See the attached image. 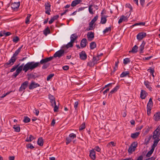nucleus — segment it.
<instances>
[{
    "mask_svg": "<svg viewBox=\"0 0 160 160\" xmlns=\"http://www.w3.org/2000/svg\"><path fill=\"white\" fill-rule=\"evenodd\" d=\"M76 137V134L73 133L70 134L69 136V137H70L71 140L73 139L74 138H75Z\"/></svg>",
    "mask_w": 160,
    "mask_h": 160,
    "instance_id": "44",
    "label": "nucleus"
},
{
    "mask_svg": "<svg viewBox=\"0 0 160 160\" xmlns=\"http://www.w3.org/2000/svg\"><path fill=\"white\" fill-rule=\"evenodd\" d=\"M153 105V102L152 101V98H150L149 99V102L147 105V108H152Z\"/></svg>",
    "mask_w": 160,
    "mask_h": 160,
    "instance_id": "23",
    "label": "nucleus"
},
{
    "mask_svg": "<svg viewBox=\"0 0 160 160\" xmlns=\"http://www.w3.org/2000/svg\"><path fill=\"white\" fill-rule=\"evenodd\" d=\"M160 138V125H159L156 130L153 132V138L154 139L159 138Z\"/></svg>",
    "mask_w": 160,
    "mask_h": 160,
    "instance_id": "3",
    "label": "nucleus"
},
{
    "mask_svg": "<svg viewBox=\"0 0 160 160\" xmlns=\"http://www.w3.org/2000/svg\"><path fill=\"white\" fill-rule=\"evenodd\" d=\"M54 112H57L58 111V107L57 105H56V103L55 104H54Z\"/></svg>",
    "mask_w": 160,
    "mask_h": 160,
    "instance_id": "54",
    "label": "nucleus"
},
{
    "mask_svg": "<svg viewBox=\"0 0 160 160\" xmlns=\"http://www.w3.org/2000/svg\"><path fill=\"white\" fill-rule=\"evenodd\" d=\"M119 63V61H118L117 62H116L115 63V67L114 68V71H116L117 70V69L118 68V66Z\"/></svg>",
    "mask_w": 160,
    "mask_h": 160,
    "instance_id": "59",
    "label": "nucleus"
},
{
    "mask_svg": "<svg viewBox=\"0 0 160 160\" xmlns=\"http://www.w3.org/2000/svg\"><path fill=\"white\" fill-rule=\"evenodd\" d=\"M59 18L58 15H56L54 16L52 18L53 19V20L54 21L58 19Z\"/></svg>",
    "mask_w": 160,
    "mask_h": 160,
    "instance_id": "62",
    "label": "nucleus"
},
{
    "mask_svg": "<svg viewBox=\"0 0 160 160\" xmlns=\"http://www.w3.org/2000/svg\"><path fill=\"white\" fill-rule=\"evenodd\" d=\"M129 72L128 71L124 72H122L120 75L121 77H123L126 76L127 75L129 74Z\"/></svg>",
    "mask_w": 160,
    "mask_h": 160,
    "instance_id": "34",
    "label": "nucleus"
},
{
    "mask_svg": "<svg viewBox=\"0 0 160 160\" xmlns=\"http://www.w3.org/2000/svg\"><path fill=\"white\" fill-rule=\"evenodd\" d=\"M13 128L14 129V131L16 132H19L20 131V127L19 126H17L15 125H14Z\"/></svg>",
    "mask_w": 160,
    "mask_h": 160,
    "instance_id": "36",
    "label": "nucleus"
},
{
    "mask_svg": "<svg viewBox=\"0 0 160 160\" xmlns=\"http://www.w3.org/2000/svg\"><path fill=\"white\" fill-rule=\"evenodd\" d=\"M126 7H128V8H130V12L132 11V8L130 4L129 3H127V4H126Z\"/></svg>",
    "mask_w": 160,
    "mask_h": 160,
    "instance_id": "48",
    "label": "nucleus"
},
{
    "mask_svg": "<svg viewBox=\"0 0 160 160\" xmlns=\"http://www.w3.org/2000/svg\"><path fill=\"white\" fill-rule=\"evenodd\" d=\"M64 50L61 49L56 52L52 57L53 58H56L57 57L60 58L64 54Z\"/></svg>",
    "mask_w": 160,
    "mask_h": 160,
    "instance_id": "6",
    "label": "nucleus"
},
{
    "mask_svg": "<svg viewBox=\"0 0 160 160\" xmlns=\"http://www.w3.org/2000/svg\"><path fill=\"white\" fill-rule=\"evenodd\" d=\"M23 121L24 123H27L30 122V119L28 117L24 116Z\"/></svg>",
    "mask_w": 160,
    "mask_h": 160,
    "instance_id": "32",
    "label": "nucleus"
},
{
    "mask_svg": "<svg viewBox=\"0 0 160 160\" xmlns=\"http://www.w3.org/2000/svg\"><path fill=\"white\" fill-rule=\"evenodd\" d=\"M89 156L93 160H95V152L94 150H92L90 151Z\"/></svg>",
    "mask_w": 160,
    "mask_h": 160,
    "instance_id": "15",
    "label": "nucleus"
},
{
    "mask_svg": "<svg viewBox=\"0 0 160 160\" xmlns=\"http://www.w3.org/2000/svg\"><path fill=\"white\" fill-rule=\"evenodd\" d=\"M144 84L145 85L146 87L150 91H151L152 89V88L151 87V86L150 85V83L148 82V81H145L144 82Z\"/></svg>",
    "mask_w": 160,
    "mask_h": 160,
    "instance_id": "21",
    "label": "nucleus"
},
{
    "mask_svg": "<svg viewBox=\"0 0 160 160\" xmlns=\"http://www.w3.org/2000/svg\"><path fill=\"white\" fill-rule=\"evenodd\" d=\"M78 102L77 101V102H75L74 103V107L75 109L76 110H77V108H78Z\"/></svg>",
    "mask_w": 160,
    "mask_h": 160,
    "instance_id": "57",
    "label": "nucleus"
},
{
    "mask_svg": "<svg viewBox=\"0 0 160 160\" xmlns=\"http://www.w3.org/2000/svg\"><path fill=\"white\" fill-rule=\"evenodd\" d=\"M79 56L82 60H85L87 58V55L84 51H82L80 53Z\"/></svg>",
    "mask_w": 160,
    "mask_h": 160,
    "instance_id": "9",
    "label": "nucleus"
},
{
    "mask_svg": "<svg viewBox=\"0 0 160 160\" xmlns=\"http://www.w3.org/2000/svg\"><path fill=\"white\" fill-rule=\"evenodd\" d=\"M45 9L46 10V13L50 15V12H51V5L49 2H47L45 3Z\"/></svg>",
    "mask_w": 160,
    "mask_h": 160,
    "instance_id": "4",
    "label": "nucleus"
},
{
    "mask_svg": "<svg viewBox=\"0 0 160 160\" xmlns=\"http://www.w3.org/2000/svg\"><path fill=\"white\" fill-rule=\"evenodd\" d=\"M88 43L86 39L84 38L82 39L81 41L80 46L82 48H84L86 47Z\"/></svg>",
    "mask_w": 160,
    "mask_h": 160,
    "instance_id": "13",
    "label": "nucleus"
},
{
    "mask_svg": "<svg viewBox=\"0 0 160 160\" xmlns=\"http://www.w3.org/2000/svg\"><path fill=\"white\" fill-rule=\"evenodd\" d=\"M135 148L130 146L128 149V152L129 153H131L135 151Z\"/></svg>",
    "mask_w": 160,
    "mask_h": 160,
    "instance_id": "41",
    "label": "nucleus"
},
{
    "mask_svg": "<svg viewBox=\"0 0 160 160\" xmlns=\"http://www.w3.org/2000/svg\"><path fill=\"white\" fill-rule=\"evenodd\" d=\"M31 15L30 14H28L27 16L26 17L25 20V23L26 24H28L29 23V21Z\"/></svg>",
    "mask_w": 160,
    "mask_h": 160,
    "instance_id": "35",
    "label": "nucleus"
},
{
    "mask_svg": "<svg viewBox=\"0 0 160 160\" xmlns=\"http://www.w3.org/2000/svg\"><path fill=\"white\" fill-rule=\"evenodd\" d=\"M87 37L88 41H92L94 37V33L92 32H88L87 34Z\"/></svg>",
    "mask_w": 160,
    "mask_h": 160,
    "instance_id": "10",
    "label": "nucleus"
},
{
    "mask_svg": "<svg viewBox=\"0 0 160 160\" xmlns=\"http://www.w3.org/2000/svg\"><path fill=\"white\" fill-rule=\"evenodd\" d=\"M147 114L148 115H149L150 114V111L151 110V108H147Z\"/></svg>",
    "mask_w": 160,
    "mask_h": 160,
    "instance_id": "60",
    "label": "nucleus"
},
{
    "mask_svg": "<svg viewBox=\"0 0 160 160\" xmlns=\"http://www.w3.org/2000/svg\"><path fill=\"white\" fill-rule=\"evenodd\" d=\"M54 74L53 73H51L47 77V80L48 81L50 80L53 76Z\"/></svg>",
    "mask_w": 160,
    "mask_h": 160,
    "instance_id": "47",
    "label": "nucleus"
},
{
    "mask_svg": "<svg viewBox=\"0 0 160 160\" xmlns=\"http://www.w3.org/2000/svg\"><path fill=\"white\" fill-rule=\"evenodd\" d=\"M95 150L98 152H99L100 151L101 149L98 146H96L95 147Z\"/></svg>",
    "mask_w": 160,
    "mask_h": 160,
    "instance_id": "63",
    "label": "nucleus"
},
{
    "mask_svg": "<svg viewBox=\"0 0 160 160\" xmlns=\"http://www.w3.org/2000/svg\"><path fill=\"white\" fill-rule=\"evenodd\" d=\"M154 150V149H153V148H152L151 150L149 151L147 154L146 155V156L147 157H150L151 155V154H152Z\"/></svg>",
    "mask_w": 160,
    "mask_h": 160,
    "instance_id": "33",
    "label": "nucleus"
},
{
    "mask_svg": "<svg viewBox=\"0 0 160 160\" xmlns=\"http://www.w3.org/2000/svg\"><path fill=\"white\" fill-rule=\"evenodd\" d=\"M146 36V33L144 32H140L139 33L137 36V39L140 41Z\"/></svg>",
    "mask_w": 160,
    "mask_h": 160,
    "instance_id": "7",
    "label": "nucleus"
},
{
    "mask_svg": "<svg viewBox=\"0 0 160 160\" xmlns=\"http://www.w3.org/2000/svg\"><path fill=\"white\" fill-rule=\"evenodd\" d=\"M52 98H50V102L52 104V106H53V105L55 104L56 103L54 98L52 96Z\"/></svg>",
    "mask_w": 160,
    "mask_h": 160,
    "instance_id": "39",
    "label": "nucleus"
},
{
    "mask_svg": "<svg viewBox=\"0 0 160 160\" xmlns=\"http://www.w3.org/2000/svg\"><path fill=\"white\" fill-rule=\"evenodd\" d=\"M139 132H136L135 133H132L131 135V137L132 138H137L139 134Z\"/></svg>",
    "mask_w": 160,
    "mask_h": 160,
    "instance_id": "30",
    "label": "nucleus"
},
{
    "mask_svg": "<svg viewBox=\"0 0 160 160\" xmlns=\"http://www.w3.org/2000/svg\"><path fill=\"white\" fill-rule=\"evenodd\" d=\"M35 138L33 137V136L32 135H30L29 136V138H27L26 139L25 141L27 142H31Z\"/></svg>",
    "mask_w": 160,
    "mask_h": 160,
    "instance_id": "29",
    "label": "nucleus"
},
{
    "mask_svg": "<svg viewBox=\"0 0 160 160\" xmlns=\"http://www.w3.org/2000/svg\"><path fill=\"white\" fill-rule=\"evenodd\" d=\"M37 143L40 146H43V142L42 138H40L38 139Z\"/></svg>",
    "mask_w": 160,
    "mask_h": 160,
    "instance_id": "26",
    "label": "nucleus"
},
{
    "mask_svg": "<svg viewBox=\"0 0 160 160\" xmlns=\"http://www.w3.org/2000/svg\"><path fill=\"white\" fill-rule=\"evenodd\" d=\"M148 71L151 74H153L154 71V69L153 68L149 69L148 70Z\"/></svg>",
    "mask_w": 160,
    "mask_h": 160,
    "instance_id": "55",
    "label": "nucleus"
},
{
    "mask_svg": "<svg viewBox=\"0 0 160 160\" xmlns=\"http://www.w3.org/2000/svg\"><path fill=\"white\" fill-rule=\"evenodd\" d=\"M95 64V62H93V61L92 62L90 61L88 62L87 65L90 67H92L94 66Z\"/></svg>",
    "mask_w": 160,
    "mask_h": 160,
    "instance_id": "37",
    "label": "nucleus"
},
{
    "mask_svg": "<svg viewBox=\"0 0 160 160\" xmlns=\"http://www.w3.org/2000/svg\"><path fill=\"white\" fill-rule=\"evenodd\" d=\"M129 17L125 16L124 15H122L119 19L118 23L120 24L122 23L123 21L127 22L128 21V18Z\"/></svg>",
    "mask_w": 160,
    "mask_h": 160,
    "instance_id": "11",
    "label": "nucleus"
},
{
    "mask_svg": "<svg viewBox=\"0 0 160 160\" xmlns=\"http://www.w3.org/2000/svg\"><path fill=\"white\" fill-rule=\"evenodd\" d=\"M62 68L64 70H67L69 68V67L68 66H65L62 67Z\"/></svg>",
    "mask_w": 160,
    "mask_h": 160,
    "instance_id": "58",
    "label": "nucleus"
},
{
    "mask_svg": "<svg viewBox=\"0 0 160 160\" xmlns=\"http://www.w3.org/2000/svg\"><path fill=\"white\" fill-rule=\"evenodd\" d=\"M4 35L5 36V37L9 36L11 34V33L10 32H6L5 31H4Z\"/></svg>",
    "mask_w": 160,
    "mask_h": 160,
    "instance_id": "56",
    "label": "nucleus"
},
{
    "mask_svg": "<svg viewBox=\"0 0 160 160\" xmlns=\"http://www.w3.org/2000/svg\"><path fill=\"white\" fill-rule=\"evenodd\" d=\"M22 47L23 45H22L19 48L15 51L14 53L13 54L12 56L11 57L10 60L8 62L4 64V66L5 67L7 68L10 67L14 64L17 58V56L20 52Z\"/></svg>",
    "mask_w": 160,
    "mask_h": 160,
    "instance_id": "2",
    "label": "nucleus"
},
{
    "mask_svg": "<svg viewBox=\"0 0 160 160\" xmlns=\"http://www.w3.org/2000/svg\"><path fill=\"white\" fill-rule=\"evenodd\" d=\"M53 58V57H50L48 58H46L45 59H42L40 62H38L39 63V66H40V64H44L51 60Z\"/></svg>",
    "mask_w": 160,
    "mask_h": 160,
    "instance_id": "5",
    "label": "nucleus"
},
{
    "mask_svg": "<svg viewBox=\"0 0 160 160\" xmlns=\"http://www.w3.org/2000/svg\"><path fill=\"white\" fill-rule=\"evenodd\" d=\"M90 48L91 49H93L96 47V44L95 42H92L90 43Z\"/></svg>",
    "mask_w": 160,
    "mask_h": 160,
    "instance_id": "28",
    "label": "nucleus"
},
{
    "mask_svg": "<svg viewBox=\"0 0 160 160\" xmlns=\"http://www.w3.org/2000/svg\"><path fill=\"white\" fill-rule=\"evenodd\" d=\"M111 30V27H109L108 28H107L106 29L103 31V32L104 33H107L109 32H110Z\"/></svg>",
    "mask_w": 160,
    "mask_h": 160,
    "instance_id": "38",
    "label": "nucleus"
},
{
    "mask_svg": "<svg viewBox=\"0 0 160 160\" xmlns=\"http://www.w3.org/2000/svg\"><path fill=\"white\" fill-rule=\"evenodd\" d=\"M137 146V144L136 142H133L131 145V146L133 147L134 148H135Z\"/></svg>",
    "mask_w": 160,
    "mask_h": 160,
    "instance_id": "50",
    "label": "nucleus"
},
{
    "mask_svg": "<svg viewBox=\"0 0 160 160\" xmlns=\"http://www.w3.org/2000/svg\"><path fill=\"white\" fill-rule=\"evenodd\" d=\"M92 5H90L89 6V8H88L89 12V13L91 14H93V12L92 11L93 9L92 8Z\"/></svg>",
    "mask_w": 160,
    "mask_h": 160,
    "instance_id": "40",
    "label": "nucleus"
},
{
    "mask_svg": "<svg viewBox=\"0 0 160 160\" xmlns=\"http://www.w3.org/2000/svg\"><path fill=\"white\" fill-rule=\"evenodd\" d=\"M28 84V82L27 81H26L23 83L21 84V86L19 89V91L21 92L24 90L27 87Z\"/></svg>",
    "mask_w": 160,
    "mask_h": 160,
    "instance_id": "8",
    "label": "nucleus"
},
{
    "mask_svg": "<svg viewBox=\"0 0 160 160\" xmlns=\"http://www.w3.org/2000/svg\"><path fill=\"white\" fill-rule=\"evenodd\" d=\"M147 94V93L146 91L142 90L141 92L140 98L142 99H144L146 97Z\"/></svg>",
    "mask_w": 160,
    "mask_h": 160,
    "instance_id": "17",
    "label": "nucleus"
},
{
    "mask_svg": "<svg viewBox=\"0 0 160 160\" xmlns=\"http://www.w3.org/2000/svg\"><path fill=\"white\" fill-rule=\"evenodd\" d=\"M72 140L70 138V137H67L66 138V143L68 145L71 141Z\"/></svg>",
    "mask_w": 160,
    "mask_h": 160,
    "instance_id": "49",
    "label": "nucleus"
},
{
    "mask_svg": "<svg viewBox=\"0 0 160 160\" xmlns=\"http://www.w3.org/2000/svg\"><path fill=\"white\" fill-rule=\"evenodd\" d=\"M20 5L19 2H14L11 5V7L12 9L15 10L16 9L18 8Z\"/></svg>",
    "mask_w": 160,
    "mask_h": 160,
    "instance_id": "14",
    "label": "nucleus"
},
{
    "mask_svg": "<svg viewBox=\"0 0 160 160\" xmlns=\"http://www.w3.org/2000/svg\"><path fill=\"white\" fill-rule=\"evenodd\" d=\"M143 158V157L142 155L140 156L137 159V160H142Z\"/></svg>",
    "mask_w": 160,
    "mask_h": 160,
    "instance_id": "64",
    "label": "nucleus"
},
{
    "mask_svg": "<svg viewBox=\"0 0 160 160\" xmlns=\"http://www.w3.org/2000/svg\"><path fill=\"white\" fill-rule=\"evenodd\" d=\"M40 86L39 84L37 83H35L34 82H32L29 85V88L30 89H32Z\"/></svg>",
    "mask_w": 160,
    "mask_h": 160,
    "instance_id": "12",
    "label": "nucleus"
},
{
    "mask_svg": "<svg viewBox=\"0 0 160 160\" xmlns=\"http://www.w3.org/2000/svg\"><path fill=\"white\" fill-rule=\"evenodd\" d=\"M138 47L136 45H135L132 48L131 51H129V52H132L133 53H136L138 51Z\"/></svg>",
    "mask_w": 160,
    "mask_h": 160,
    "instance_id": "25",
    "label": "nucleus"
},
{
    "mask_svg": "<svg viewBox=\"0 0 160 160\" xmlns=\"http://www.w3.org/2000/svg\"><path fill=\"white\" fill-rule=\"evenodd\" d=\"M145 44V42L143 41L142 44L140 45L139 47L140 53L143 52V50L144 49Z\"/></svg>",
    "mask_w": 160,
    "mask_h": 160,
    "instance_id": "24",
    "label": "nucleus"
},
{
    "mask_svg": "<svg viewBox=\"0 0 160 160\" xmlns=\"http://www.w3.org/2000/svg\"><path fill=\"white\" fill-rule=\"evenodd\" d=\"M50 33V30L48 27L43 31V33L45 36H47L48 34H49Z\"/></svg>",
    "mask_w": 160,
    "mask_h": 160,
    "instance_id": "27",
    "label": "nucleus"
},
{
    "mask_svg": "<svg viewBox=\"0 0 160 160\" xmlns=\"http://www.w3.org/2000/svg\"><path fill=\"white\" fill-rule=\"evenodd\" d=\"M108 17L107 16H102L101 18L100 23L102 24H105L107 21V18Z\"/></svg>",
    "mask_w": 160,
    "mask_h": 160,
    "instance_id": "19",
    "label": "nucleus"
},
{
    "mask_svg": "<svg viewBox=\"0 0 160 160\" xmlns=\"http://www.w3.org/2000/svg\"><path fill=\"white\" fill-rule=\"evenodd\" d=\"M140 2L141 5L143 7L144 4L145 0H140Z\"/></svg>",
    "mask_w": 160,
    "mask_h": 160,
    "instance_id": "61",
    "label": "nucleus"
},
{
    "mask_svg": "<svg viewBox=\"0 0 160 160\" xmlns=\"http://www.w3.org/2000/svg\"><path fill=\"white\" fill-rule=\"evenodd\" d=\"M85 128V123H83L79 127V130L81 131Z\"/></svg>",
    "mask_w": 160,
    "mask_h": 160,
    "instance_id": "46",
    "label": "nucleus"
},
{
    "mask_svg": "<svg viewBox=\"0 0 160 160\" xmlns=\"http://www.w3.org/2000/svg\"><path fill=\"white\" fill-rule=\"evenodd\" d=\"M49 66V64H43V65L42 67V68L43 69H46Z\"/></svg>",
    "mask_w": 160,
    "mask_h": 160,
    "instance_id": "53",
    "label": "nucleus"
},
{
    "mask_svg": "<svg viewBox=\"0 0 160 160\" xmlns=\"http://www.w3.org/2000/svg\"><path fill=\"white\" fill-rule=\"evenodd\" d=\"M19 66V64H18V65L14 66L13 68H11L10 70V72H14L16 69H17V68H18V67Z\"/></svg>",
    "mask_w": 160,
    "mask_h": 160,
    "instance_id": "42",
    "label": "nucleus"
},
{
    "mask_svg": "<svg viewBox=\"0 0 160 160\" xmlns=\"http://www.w3.org/2000/svg\"><path fill=\"white\" fill-rule=\"evenodd\" d=\"M78 37L76 33H74L72 34L70 37L71 41H72L73 42H74L75 40L77 39Z\"/></svg>",
    "mask_w": 160,
    "mask_h": 160,
    "instance_id": "22",
    "label": "nucleus"
},
{
    "mask_svg": "<svg viewBox=\"0 0 160 160\" xmlns=\"http://www.w3.org/2000/svg\"><path fill=\"white\" fill-rule=\"evenodd\" d=\"M98 18V16L96 15L94 18L92 20L91 22L89 24V26L92 27V26L93 27V25L95 22L97 20Z\"/></svg>",
    "mask_w": 160,
    "mask_h": 160,
    "instance_id": "16",
    "label": "nucleus"
},
{
    "mask_svg": "<svg viewBox=\"0 0 160 160\" xmlns=\"http://www.w3.org/2000/svg\"><path fill=\"white\" fill-rule=\"evenodd\" d=\"M19 41V38L18 36H16L12 39L13 42L17 43Z\"/></svg>",
    "mask_w": 160,
    "mask_h": 160,
    "instance_id": "45",
    "label": "nucleus"
},
{
    "mask_svg": "<svg viewBox=\"0 0 160 160\" xmlns=\"http://www.w3.org/2000/svg\"><path fill=\"white\" fill-rule=\"evenodd\" d=\"M154 139L155 140L154 141V143L152 146V148H153L154 150L155 147L157 146L158 142L160 140L159 138H156Z\"/></svg>",
    "mask_w": 160,
    "mask_h": 160,
    "instance_id": "20",
    "label": "nucleus"
},
{
    "mask_svg": "<svg viewBox=\"0 0 160 160\" xmlns=\"http://www.w3.org/2000/svg\"><path fill=\"white\" fill-rule=\"evenodd\" d=\"M39 63L34 62H29L24 65V63L22 64L16 69V71L14 73L13 76L16 78L22 71V70L27 72L28 70L32 71L34 68L39 66Z\"/></svg>",
    "mask_w": 160,
    "mask_h": 160,
    "instance_id": "1",
    "label": "nucleus"
},
{
    "mask_svg": "<svg viewBox=\"0 0 160 160\" xmlns=\"http://www.w3.org/2000/svg\"><path fill=\"white\" fill-rule=\"evenodd\" d=\"M82 1V0H75L72 2L71 4V6L73 7L75 6L77 4H79Z\"/></svg>",
    "mask_w": 160,
    "mask_h": 160,
    "instance_id": "18",
    "label": "nucleus"
},
{
    "mask_svg": "<svg viewBox=\"0 0 160 160\" xmlns=\"http://www.w3.org/2000/svg\"><path fill=\"white\" fill-rule=\"evenodd\" d=\"M99 60V58H98L97 56V57H93L92 58V61L93 62H95L96 61L97 62Z\"/></svg>",
    "mask_w": 160,
    "mask_h": 160,
    "instance_id": "51",
    "label": "nucleus"
},
{
    "mask_svg": "<svg viewBox=\"0 0 160 160\" xmlns=\"http://www.w3.org/2000/svg\"><path fill=\"white\" fill-rule=\"evenodd\" d=\"M74 42H73L72 41H71L70 42L68 43L67 45L65 46L64 47H65L67 48H68L70 47H72L73 46V43Z\"/></svg>",
    "mask_w": 160,
    "mask_h": 160,
    "instance_id": "31",
    "label": "nucleus"
},
{
    "mask_svg": "<svg viewBox=\"0 0 160 160\" xmlns=\"http://www.w3.org/2000/svg\"><path fill=\"white\" fill-rule=\"evenodd\" d=\"M130 62V59L128 58H126L123 60V63L125 64H128V63Z\"/></svg>",
    "mask_w": 160,
    "mask_h": 160,
    "instance_id": "43",
    "label": "nucleus"
},
{
    "mask_svg": "<svg viewBox=\"0 0 160 160\" xmlns=\"http://www.w3.org/2000/svg\"><path fill=\"white\" fill-rule=\"evenodd\" d=\"M27 147L28 148H29L31 149H32L34 148V147L31 143H29L28 144L27 146Z\"/></svg>",
    "mask_w": 160,
    "mask_h": 160,
    "instance_id": "52",
    "label": "nucleus"
}]
</instances>
